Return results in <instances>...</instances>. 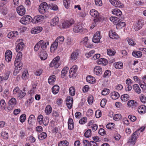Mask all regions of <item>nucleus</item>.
Wrapping results in <instances>:
<instances>
[{"instance_id":"16","label":"nucleus","mask_w":146,"mask_h":146,"mask_svg":"<svg viewBox=\"0 0 146 146\" xmlns=\"http://www.w3.org/2000/svg\"><path fill=\"white\" fill-rule=\"evenodd\" d=\"M94 72L95 74L100 76L102 73V69L100 66H96L94 68Z\"/></svg>"},{"instance_id":"2","label":"nucleus","mask_w":146,"mask_h":146,"mask_svg":"<svg viewBox=\"0 0 146 146\" xmlns=\"http://www.w3.org/2000/svg\"><path fill=\"white\" fill-rule=\"evenodd\" d=\"M143 25V21L142 19H139L134 23L133 28L135 31H138L141 28Z\"/></svg>"},{"instance_id":"13","label":"nucleus","mask_w":146,"mask_h":146,"mask_svg":"<svg viewBox=\"0 0 146 146\" xmlns=\"http://www.w3.org/2000/svg\"><path fill=\"white\" fill-rule=\"evenodd\" d=\"M17 11L18 14L21 16L24 15L26 12L25 8L22 5L19 6L17 8Z\"/></svg>"},{"instance_id":"37","label":"nucleus","mask_w":146,"mask_h":146,"mask_svg":"<svg viewBox=\"0 0 146 146\" xmlns=\"http://www.w3.org/2000/svg\"><path fill=\"white\" fill-rule=\"evenodd\" d=\"M133 89L137 94H139L141 92V90L137 84H135L133 85Z\"/></svg>"},{"instance_id":"7","label":"nucleus","mask_w":146,"mask_h":146,"mask_svg":"<svg viewBox=\"0 0 146 146\" xmlns=\"http://www.w3.org/2000/svg\"><path fill=\"white\" fill-rule=\"evenodd\" d=\"M74 22V21L72 19L65 21L62 23V27L64 28H69L73 24Z\"/></svg>"},{"instance_id":"14","label":"nucleus","mask_w":146,"mask_h":146,"mask_svg":"<svg viewBox=\"0 0 146 146\" xmlns=\"http://www.w3.org/2000/svg\"><path fill=\"white\" fill-rule=\"evenodd\" d=\"M67 106L69 109H70L72 107L73 104V98L70 96L67 97L66 101Z\"/></svg>"},{"instance_id":"40","label":"nucleus","mask_w":146,"mask_h":146,"mask_svg":"<svg viewBox=\"0 0 146 146\" xmlns=\"http://www.w3.org/2000/svg\"><path fill=\"white\" fill-rule=\"evenodd\" d=\"M52 89L53 93L54 94H56L59 92V87L58 86L55 85L52 87Z\"/></svg>"},{"instance_id":"11","label":"nucleus","mask_w":146,"mask_h":146,"mask_svg":"<svg viewBox=\"0 0 146 146\" xmlns=\"http://www.w3.org/2000/svg\"><path fill=\"white\" fill-rule=\"evenodd\" d=\"M43 17L40 15H37L34 17L31 21L33 23H37L41 21L43 19Z\"/></svg>"},{"instance_id":"49","label":"nucleus","mask_w":146,"mask_h":146,"mask_svg":"<svg viewBox=\"0 0 146 146\" xmlns=\"http://www.w3.org/2000/svg\"><path fill=\"white\" fill-rule=\"evenodd\" d=\"M125 25V23L124 22H121L116 25V27L117 29H121Z\"/></svg>"},{"instance_id":"50","label":"nucleus","mask_w":146,"mask_h":146,"mask_svg":"<svg viewBox=\"0 0 146 146\" xmlns=\"http://www.w3.org/2000/svg\"><path fill=\"white\" fill-rule=\"evenodd\" d=\"M69 143L66 141H60L58 144V146H68Z\"/></svg>"},{"instance_id":"21","label":"nucleus","mask_w":146,"mask_h":146,"mask_svg":"<svg viewBox=\"0 0 146 146\" xmlns=\"http://www.w3.org/2000/svg\"><path fill=\"white\" fill-rule=\"evenodd\" d=\"M109 36L111 38L113 39H117L119 38V36L116 33L112 31L109 32Z\"/></svg>"},{"instance_id":"9","label":"nucleus","mask_w":146,"mask_h":146,"mask_svg":"<svg viewBox=\"0 0 146 146\" xmlns=\"http://www.w3.org/2000/svg\"><path fill=\"white\" fill-rule=\"evenodd\" d=\"M101 38L100 32L98 31L94 34L92 41L94 43H98L100 42Z\"/></svg>"},{"instance_id":"8","label":"nucleus","mask_w":146,"mask_h":146,"mask_svg":"<svg viewBox=\"0 0 146 146\" xmlns=\"http://www.w3.org/2000/svg\"><path fill=\"white\" fill-rule=\"evenodd\" d=\"M47 7L48 5L46 3H42L39 7V11L41 13H44L47 10Z\"/></svg>"},{"instance_id":"22","label":"nucleus","mask_w":146,"mask_h":146,"mask_svg":"<svg viewBox=\"0 0 146 146\" xmlns=\"http://www.w3.org/2000/svg\"><path fill=\"white\" fill-rule=\"evenodd\" d=\"M39 56L41 60H44L47 58V54L44 50H41L40 52Z\"/></svg>"},{"instance_id":"24","label":"nucleus","mask_w":146,"mask_h":146,"mask_svg":"<svg viewBox=\"0 0 146 146\" xmlns=\"http://www.w3.org/2000/svg\"><path fill=\"white\" fill-rule=\"evenodd\" d=\"M97 62L98 64H101L104 66L106 65L108 63L107 60L104 58H100Z\"/></svg>"},{"instance_id":"62","label":"nucleus","mask_w":146,"mask_h":146,"mask_svg":"<svg viewBox=\"0 0 146 146\" xmlns=\"http://www.w3.org/2000/svg\"><path fill=\"white\" fill-rule=\"evenodd\" d=\"M26 95V93L22 90L17 96L19 99L23 98Z\"/></svg>"},{"instance_id":"58","label":"nucleus","mask_w":146,"mask_h":146,"mask_svg":"<svg viewBox=\"0 0 146 146\" xmlns=\"http://www.w3.org/2000/svg\"><path fill=\"white\" fill-rule=\"evenodd\" d=\"M91 130L90 129L88 130L85 133L84 135L86 137H89L91 135Z\"/></svg>"},{"instance_id":"54","label":"nucleus","mask_w":146,"mask_h":146,"mask_svg":"<svg viewBox=\"0 0 146 146\" xmlns=\"http://www.w3.org/2000/svg\"><path fill=\"white\" fill-rule=\"evenodd\" d=\"M50 9L54 11H57L58 9V7L56 4H51L49 5Z\"/></svg>"},{"instance_id":"57","label":"nucleus","mask_w":146,"mask_h":146,"mask_svg":"<svg viewBox=\"0 0 146 146\" xmlns=\"http://www.w3.org/2000/svg\"><path fill=\"white\" fill-rule=\"evenodd\" d=\"M111 74V71L109 70H107L104 72L103 76L104 78L108 77L110 76Z\"/></svg>"},{"instance_id":"64","label":"nucleus","mask_w":146,"mask_h":146,"mask_svg":"<svg viewBox=\"0 0 146 146\" xmlns=\"http://www.w3.org/2000/svg\"><path fill=\"white\" fill-rule=\"evenodd\" d=\"M42 70L41 69H39L36 70L34 72V74L36 76H40L42 73Z\"/></svg>"},{"instance_id":"28","label":"nucleus","mask_w":146,"mask_h":146,"mask_svg":"<svg viewBox=\"0 0 146 146\" xmlns=\"http://www.w3.org/2000/svg\"><path fill=\"white\" fill-rule=\"evenodd\" d=\"M68 129L69 130H72L74 127V124L73 119L71 118L68 119Z\"/></svg>"},{"instance_id":"46","label":"nucleus","mask_w":146,"mask_h":146,"mask_svg":"<svg viewBox=\"0 0 146 146\" xmlns=\"http://www.w3.org/2000/svg\"><path fill=\"white\" fill-rule=\"evenodd\" d=\"M64 6L66 9H68L70 5V0H63Z\"/></svg>"},{"instance_id":"56","label":"nucleus","mask_w":146,"mask_h":146,"mask_svg":"<svg viewBox=\"0 0 146 146\" xmlns=\"http://www.w3.org/2000/svg\"><path fill=\"white\" fill-rule=\"evenodd\" d=\"M121 116L120 114L115 115L113 117V119L115 121H118L121 118Z\"/></svg>"},{"instance_id":"18","label":"nucleus","mask_w":146,"mask_h":146,"mask_svg":"<svg viewBox=\"0 0 146 146\" xmlns=\"http://www.w3.org/2000/svg\"><path fill=\"white\" fill-rule=\"evenodd\" d=\"M17 100L15 98H12L10 99L8 102V104L11 107H10V110H12L13 109V107L15 106Z\"/></svg>"},{"instance_id":"63","label":"nucleus","mask_w":146,"mask_h":146,"mask_svg":"<svg viewBox=\"0 0 146 146\" xmlns=\"http://www.w3.org/2000/svg\"><path fill=\"white\" fill-rule=\"evenodd\" d=\"M26 119V115L25 114H22L20 117V121L21 123L24 122Z\"/></svg>"},{"instance_id":"6","label":"nucleus","mask_w":146,"mask_h":146,"mask_svg":"<svg viewBox=\"0 0 146 146\" xmlns=\"http://www.w3.org/2000/svg\"><path fill=\"white\" fill-rule=\"evenodd\" d=\"M32 17L29 15H25L20 20V22L24 25L29 24L32 21Z\"/></svg>"},{"instance_id":"23","label":"nucleus","mask_w":146,"mask_h":146,"mask_svg":"<svg viewBox=\"0 0 146 146\" xmlns=\"http://www.w3.org/2000/svg\"><path fill=\"white\" fill-rule=\"evenodd\" d=\"M24 44L23 42H20L17 46L16 50L17 52H21L20 51L22 50L23 48L24 47Z\"/></svg>"},{"instance_id":"61","label":"nucleus","mask_w":146,"mask_h":146,"mask_svg":"<svg viewBox=\"0 0 146 146\" xmlns=\"http://www.w3.org/2000/svg\"><path fill=\"white\" fill-rule=\"evenodd\" d=\"M107 53L109 55L113 56L114 55L115 52L111 49H108L107 50Z\"/></svg>"},{"instance_id":"31","label":"nucleus","mask_w":146,"mask_h":146,"mask_svg":"<svg viewBox=\"0 0 146 146\" xmlns=\"http://www.w3.org/2000/svg\"><path fill=\"white\" fill-rule=\"evenodd\" d=\"M29 74L28 71L27 70H25L22 73V78L24 80L28 79L29 77Z\"/></svg>"},{"instance_id":"52","label":"nucleus","mask_w":146,"mask_h":146,"mask_svg":"<svg viewBox=\"0 0 146 146\" xmlns=\"http://www.w3.org/2000/svg\"><path fill=\"white\" fill-rule=\"evenodd\" d=\"M49 122V120L48 118L47 117H45L44 118H43V120H42L41 123H40L39 124L40 125L43 124L44 125L46 126L48 124Z\"/></svg>"},{"instance_id":"59","label":"nucleus","mask_w":146,"mask_h":146,"mask_svg":"<svg viewBox=\"0 0 146 146\" xmlns=\"http://www.w3.org/2000/svg\"><path fill=\"white\" fill-rule=\"evenodd\" d=\"M41 42L40 41H39L37 44L35 45L34 47V49L35 51H37L38 50L41 45Z\"/></svg>"},{"instance_id":"1","label":"nucleus","mask_w":146,"mask_h":146,"mask_svg":"<svg viewBox=\"0 0 146 146\" xmlns=\"http://www.w3.org/2000/svg\"><path fill=\"white\" fill-rule=\"evenodd\" d=\"M22 57V52H18L17 55L14 63L15 68L14 71V74L15 75L18 74L22 68L23 63L20 62Z\"/></svg>"},{"instance_id":"20","label":"nucleus","mask_w":146,"mask_h":146,"mask_svg":"<svg viewBox=\"0 0 146 146\" xmlns=\"http://www.w3.org/2000/svg\"><path fill=\"white\" fill-rule=\"evenodd\" d=\"M42 28L41 27H36L33 28L31 31L32 34L38 33L42 31Z\"/></svg>"},{"instance_id":"29","label":"nucleus","mask_w":146,"mask_h":146,"mask_svg":"<svg viewBox=\"0 0 146 146\" xmlns=\"http://www.w3.org/2000/svg\"><path fill=\"white\" fill-rule=\"evenodd\" d=\"M112 12L113 14L117 16H120L122 15L121 11L118 9H114L112 10Z\"/></svg>"},{"instance_id":"10","label":"nucleus","mask_w":146,"mask_h":146,"mask_svg":"<svg viewBox=\"0 0 146 146\" xmlns=\"http://www.w3.org/2000/svg\"><path fill=\"white\" fill-rule=\"evenodd\" d=\"M110 2L111 4L116 7L122 8L123 7V4L119 1L117 0H110Z\"/></svg>"},{"instance_id":"4","label":"nucleus","mask_w":146,"mask_h":146,"mask_svg":"<svg viewBox=\"0 0 146 146\" xmlns=\"http://www.w3.org/2000/svg\"><path fill=\"white\" fill-rule=\"evenodd\" d=\"M59 59V56H57L55 58L50 64V67H53L54 66L56 68H58L60 65Z\"/></svg>"},{"instance_id":"45","label":"nucleus","mask_w":146,"mask_h":146,"mask_svg":"<svg viewBox=\"0 0 146 146\" xmlns=\"http://www.w3.org/2000/svg\"><path fill=\"white\" fill-rule=\"evenodd\" d=\"M47 137V134L46 133L42 132L40 133L38 136V138L39 139L43 140Z\"/></svg>"},{"instance_id":"48","label":"nucleus","mask_w":146,"mask_h":146,"mask_svg":"<svg viewBox=\"0 0 146 146\" xmlns=\"http://www.w3.org/2000/svg\"><path fill=\"white\" fill-rule=\"evenodd\" d=\"M69 94L71 96H73L75 95V91L74 88L73 86H72L69 89Z\"/></svg>"},{"instance_id":"43","label":"nucleus","mask_w":146,"mask_h":146,"mask_svg":"<svg viewBox=\"0 0 146 146\" xmlns=\"http://www.w3.org/2000/svg\"><path fill=\"white\" fill-rule=\"evenodd\" d=\"M132 55L135 57L140 58L142 55V52L139 51H134L132 53Z\"/></svg>"},{"instance_id":"17","label":"nucleus","mask_w":146,"mask_h":146,"mask_svg":"<svg viewBox=\"0 0 146 146\" xmlns=\"http://www.w3.org/2000/svg\"><path fill=\"white\" fill-rule=\"evenodd\" d=\"M19 35V33L17 31H14L9 32L8 35V37L9 38H17Z\"/></svg>"},{"instance_id":"3","label":"nucleus","mask_w":146,"mask_h":146,"mask_svg":"<svg viewBox=\"0 0 146 146\" xmlns=\"http://www.w3.org/2000/svg\"><path fill=\"white\" fill-rule=\"evenodd\" d=\"M139 133L137 131L135 132L132 134L131 137L129 138L128 142L134 144L137 139L139 137Z\"/></svg>"},{"instance_id":"44","label":"nucleus","mask_w":146,"mask_h":146,"mask_svg":"<svg viewBox=\"0 0 146 146\" xmlns=\"http://www.w3.org/2000/svg\"><path fill=\"white\" fill-rule=\"evenodd\" d=\"M129 96L127 94H124L122 95L121 97V100L124 102L127 101L129 99Z\"/></svg>"},{"instance_id":"32","label":"nucleus","mask_w":146,"mask_h":146,"mask_svg":"<svg viewBox=\"0 0 146 146\" xmlns=\"http://www.w3.org/2000/svg\"><path fill=\"white\" fill-rule=\"evenodd\" d=\"M111 97L113 100L117 99L120 96L119 94L117 92H114L111 93Z\"/></svg>"},{"instance_id":"60","label":"nucleus","mask_w":146,"mask_h":146,"mask_svg":"<svg viewBox=\"0 0 146 146\" xmlns=\"http://www.w3.org/2000/svg\"><path fill=\"white\" fill-rule=\"evenodd\" d=\"M37 83L36 82H33L32 84L33 89L30 91L31 93H34L35 92V90L36 88Z\"/></svg>"},{"instance_id":"53","label":"nucleus","mask_w":146,"mask_h":146,"mask_svg":"<svg viewBox=\"0 0 146 146\" xmlns=\"http://www.w3.org/2000/svg\"><path fill=\"white\" fill-rule=\"evenodd\" d=\"M21 91V90H20L19 87H16L13 90V94L15 95H16L17 96Z\"/></svg>"},{"instance_id":"25","label":"nucleus","mask_w":146,"mask_h":146,"mask_svg":"<svg viewBox=\"0 0 146 146\" xmlns=\"http://www.w3.org/2000/svg\"><path fill=\"white\" fill-rule=\"evenodd\" d=\"M40 42H41V48L42 50H44L46 49L47 46L49 45V42L45 41L43 40H40Z\"/></svg>"},{"instance_id":"34","label":"nucleus","mask_w":146,"mask_h":146,"mask_svg":"<svg viewBox=\"0 0 146 146\" xmlns=\"http://www.w3.org/2000/svg\"><path fill=\"white\" fill-rule=\"evenodd\" d=\"M64 36H61L57 37L55 41H56L58 44H61L64 42Z\"/></svg>"},{"instance_id":"38","label":"nucleus","mask_w":146,"mask_h":146,"mask_svg":"<svg viewBox=\"0 0 146 146\" xmlns=\"http://www.w3.org/2000/svg\"><path fill=\"white\" fill-rule=\"evenodd\" d=\"M82 27L80 24H78L75 26L73 29V31L74 32L78 33L79 32L80 30L82 29Z\"/></svg>"},{"instance_id":"26","label":"nucleus","mask_w":146,"mask_h":146,"mask_svg":"<svg viewBox=\"0 0 146 146\" xmlns=\"http://www.w3.org/2000/svg\"><path fill=\"white\" fill-rule=\"evenodd\" d=\"M127 104L129 107L134 108L137 105V103L134 100H131L128 102Z\"/></svg>"},{"instance_id":"12","label":"nucleus","mask_w":146,"mask_h":146,"mask_svg":"<svg viewBox=\"0 0 146 146\" xmlns=\"http://www.w3.org/2000/svg\"><path fill=\"white\" fill-rule=\"evenodd\" d=\"M81 43L83 44L87 48H91L92 46V44L90 43L88 41V37H86L83 38V40L81 42Z\"/></svg>"},{"instance_id":"33","label":"nucleus","mask_w":146,"mask_h":146,"mask_svg":"<svg viewBox=\"0 0 146 146\" xmlns=\"http://www.w3.org/2000/svg\"><path fill=\"white\" fill-rule=\"evenodd\" d=\"M58 44L55 41L50 46V50L52 52H54L56 50Z\"/></svg>"},{"instance_id":"47","label":"nucleus","mask_w":146,"mask_h":146,"mask_svg":"<svg viewBox=\"0 0 146 146\" xmlns=\"http://www.w3.org/2000/svg\"><path fill=\"white\" fill-rule=\"evenodd\" d=\"M69 69V68L68 67H65L61 71V76L64 77L66 74L68 72Z\"/></svg>"},{"instance_id":"36","label":"nucleus","mask_w":146,"mask_h":146,"mask_svg":"<svg viewBox=\"0 0 146 146\" xmlns=\"http://www.w3.org/2000/svg\"><path fill=\"white\" fill-rule=\"evenodd\" d=\"M59 19L58 17H55L52 19L51 22V25L54 26L57 25L58 23Z\"/></svg>"},{"instance_id":"15","label":"nucleus","mask_w":146,"mask_h":146,"mask_svg":"<svg viewBox=\"0 0 146 146\" xmlns=\"http://www.w3.org/2000/svg\"><path fill=\"white\" fill-rule=\"evenodd\" d=\"M12 53L11 51L9 50H7L5 53V59L6 61L9 62L11 59L12 57Z\"/></svg>"},{"instance_id":"30","label":"nucleus","mask_w":146,"mask_h":146,"mask_svg":"<svg viewBox=\"0 0 146 146\" xmlns=\"http://www.w3.org/2000/svg\"><path fill=\"white\" fill-rule=\"evenodd\" d=\"M45 112L46 115H48L50 114L52 111V108L50 105H47L45 108Z\"/></svg>"},{"instance_id":"51","label":"nucleus","mask_w":146,"mask_h":146,"mask_svg":"<svg viewBox=\"0 0 146 146\" xmlns=\"http://www.w3.org/2000/svg\"><path fill=\"white\" fill-rule=\"evenodd\" d=\"M6 103L5 100L3 99H1L0 101V106L1 109H5Z\"/></svg>"},{"instance_id":"41","label":"nucleus","mask_w":146,"mask_h":146,"mask_svg":"<svg viewBox=\"0 0 146 146\" xmlns=\"http://www.w3.org/2000/svg\"><path fill=\"white\" fill-rule=\"evenodd\" d=\"M113 64L115 67L117 69H121L123 67V63L121 62H116Z\"/></svg>"},{"instance_id":"27","label":"nucleus","mask_w":146,"mask_h":146,"mask_svg":"<svg viewBox=\"0 0 146 146\" xmlns=\"http://www.w3.org/2000/svg\"><path fill=\"white\" fill-rule=\"evenodd\" d=\"M138 111L140 114L144 113L146 112V107L144 105L140 106L138 108Z\"/></svg>"},{"instance_id":"39","label":"nucleus","mask_w":146,"mask_h":146,"mask_svg":"<svg viewBox=\"0 0 146 146\" xmlns=\"http://www.w3.org/2000/svg\"><path fill=\"white\" fill-rule=\"evenodd\" d=\"M35 116L33 115H31L29 117L28 119V122L29 124H32L35 123Z\"/></svg>"},{"instance_id":"55","label":"nucleus","mask_w":146,"mask_h":146,"mask_svg":"<svg viewBox=\"0 0 146 146\" xmlns=\"http://www.w3.org/2000/svg\"><path fill=\"white\" fill-rule=\"evenodd\" d=\"M139 98L141 102L143 103L146 102V97L143 94H141L139 96Z\"/></svg>"},{"instance_id":"35","label":"nucleus","mask_w":146,"mask_h":146,"mask_svg":"<svg viewBox=\"0 0 146 146\" xmlns=\"http://www.w3.org/2000/svg\"><path fill=\"white\" fill-rule=\"evenodd\" d=\"M87 82L90 83H94L95 82V78L92 76H87L86 78Z\"/></svg>"},{"instance_id":"5","label":"nucleus","mask_w":146,"mask_h":146,"mask_svg":"<svg viewBox=\"0 0 146 146\" xmlns=\"http://www.w3.org/2000/svg\"><path fill=\"white\" fill-rule=\"evenodd\" d=\"M90 15L92 17L96 18L95 19H94L95 22L100 21L99 14L97 11L94 9H92L90 11Z\"/></svg>"},{"instance_id":"19","label":"nucleus","mask_w":146,"mask_h":146,"mask_svg":"<svg viewBox=\"0 0 146 146\" xmlns=\"http://www.w3.org/2000/svg\"><path fill=\"white\" fill-rule=\"evenodd\" d=\"M79 54V52L77 50H75L71 54L70 57V60H76Z\"/></svg>"},{"instance_id":"42","label":"nucleus","mask_w":146,"mask_h":146,"mask_svg":"<svg viewBox=\"0 0 146 146\" xmlns=\"http://www.w3.org/2000/svg\"><path fill=\"white\" fill-rule=\"evenodd\" d=\"M55 76L54 75H52L50 76L48 79V82L50 84H52L55 81Z\"/></svg>"}]
</instances>
